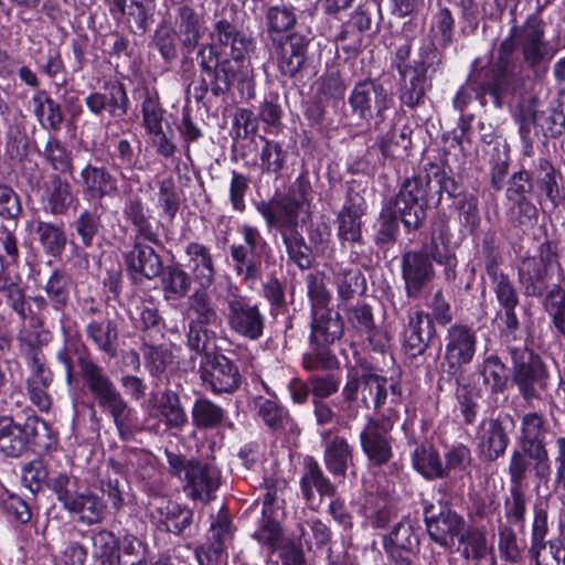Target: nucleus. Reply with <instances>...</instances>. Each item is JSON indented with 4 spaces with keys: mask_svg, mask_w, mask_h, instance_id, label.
I'll return each instance as SVG.
<instances>
[{
    "mask_svg": "<svg viewBox=\"0 0 565 565\" xmlns=\"http://www.w3.org/2000/svg\"><path fill=\"white\" fill-rule=\"evenodd\" d=\"M310 192V182L300 175L284 195L256 204V210L265 220L267 227H274L279 232L289 259L300 269H308L311 266L310 247L300 231V214L309 210Z\"/></svg>",
    "mask_w": 565,
    "mask_h": 565,
    "instance_id": "3",
    "label": "nucleus"
},
{
    "mask_svg": "<svg viewBox=\"0 0 565 565\" xmlns=\"http://www.w3.org/2000/svg\"><path fill=\"white\" fill-rule=\"evenodd\" d=\"M330 343L310 340V351L303 354L302 365L308 371L332 370L338 365L337 356L328 349Z\"/></svg>",
    "mask_w": 565,
    "mask_h": 565,
    "instance_id": "57",
    "label": "nucleus"
},
{
    "mask_svg": "<svg viewBox=\"0 0 565 565\" xmlns=\"http://www.w3.org/2000/svg\"><path fill=\"white\" fill-rule=\"evenodd\" d=\"M189 310L195 315L190 322L201 324H216L220 322V316L206 292V289L200 287L189 297Z\"/></svg>",
    "mask_w": 565,
    "mask_h": 565,
    "instance_id": "51",
    "label": "nucleus"
},
{
    "mask_svg": "<svg viewBox=\"0 0 565 565\" xmlns=\"http://www.w3.org/2000/svg\"><path fill=\"white\" fill-rule=\"evenodd\" d=\"M556 255L551 242L539 248V257H526L519 266V280L526 296L541 297L546 289L548 269Z\"/></svg>",
    "mask_w": 565,
    "mask_h": 565,
    "instance_id": "17",
    "label": "nucleus"
},
{
    "mask_svg": "<svg viewBox=\"0 0 565 565\" xmlns=\"http://www.w3.org/2000/svg\"><path fill=\"white\" fill-rule=\"evenodd\" d=\"M398 218L399 215L397 209L387 202L383 206L379 216L375 234L376 244L386 245L396 241L399 232Z\"/></svg>",
    "mask_w": 565,
    "mask_h": 565,
    "instance_id": "54",
    "label": "nucleus"
},
{
    "mask_svg": "<svg viewBox=\"0 0 565 565\" xmlns=\"http://www.w3.org/2000/svg\"><path fill=\"white\" fill-rule=\"evenodd\" d=\"M459 542L463 545L462 556L468 561H473L476 565H479L492 550L488 547L484 533L479 530L462 532Z\"/></svg>",
    "mask_w": 565,
    "mask_h": 565,
    "instance_id": "58",
    "label": "nucleus"
},
{
    "mask_svg": "<svg viewBox=\"0 0 565 565\" xmlns=\"http://www.w3.org/2000/svg\"><path fill=\"white\" fill-rule=\"evenodd\" d=\"M188 267L195 282L203 289H207L215 278L213 257L209 248L200 243H190L185 248Z\"/></svg>",
    "mask_w": 565,
    "mask_h": 565,
    "instance_id": "30",
    "label": "nucleus"
},
{
    "mask_svg": "<svg viewBox=\"0 0 565 565\" xmlns=\"http://www.w3.org/2000/svg\"><path fill=\"white\" fill-rule=\"evenodd\" d=\"M427 255L430 262H435L438 265L445 266V275L447 280H452L456 276L455 267L457 259L455 254L450 250L448 244H441L439 242L430 241L424 245L419 250Z\"/></svg>",
    "mask_w": 565,
    "mask_h": 565,
    "instance_id": "59",
    "label": "nucleus"
},
{
    "mask_svg": "<svg viewBox=\"0 0 565 565\" xmlns=\"http://www.w3.org/2000/svg\"><path fill=\"white\" fill-rule=\"evenodd\" d=\"M79 184L83 192L99 201L113 198L119 191L117 178L105 167L87 163L79 172Z\"/></svg>",
    "mask_w": 565,
    "mask_h": 565,
    "instance_id": "23",
    "label": "nucleus"
},
{
    "mask_svg": "<svg viewBox=\"0 0 565 565\" xmlns=\"http://www.w3.org/2000/svg\"><path fill=\"white\" fill-rule=\"evenodd\" d=\"M515 49L521 51L524 63L535 75L546 73L554 51L545 39V23L539 14H531L523 24L511 28L500 44L493 70L476 76V82L480 83L483 92L494 97L498 107L501 106V98L514 90L523 76L522 66L511 60Z\"/></svg>",
    "mask_w": 565,
    "mask_h": 565,
    "instance_id": "1",
    "label": "nucleus"
},
{
    "mask_svg": "<svg viewBox=\"0 0 565 565\" xmlns=\"http://www.w3.org/2000/svg\"><path fill=\"white\" fill-rule=\"evenodd\" d=\"M126 265L132 273L139 274L148 279H153L162 274L161 257L154 249L135 238L134 247L125 256Z\"/></svg>",
    "mask_w": 565,
    "mask_h": 565,
    "instance_id": "28",
    "label": "nucleus"
},
{
    "mask_svg": "<svg viewBox=\"0 0 565 565\" xmlns=\"http://www.w3.org/2000/svg\"><path fill=\"white\" fill-rule=\"evenodd\" d=\"M212 43L203 44L198 52V63L209 77H202L194 85L193 94L198 102L205 98L209 90L215 96L230 92L234 82H245L252 74L249 52L252 41L226 20L215 23L211 33Z\"/></svg>",
    "mask_w": 565,
    "mask_h": 565,
    "instance_id": "2",
    "label": "nucleus"
},
{
    "mask_svg": "<svg viewBox=\"0 0 565 565\" xmlns=\"http://www.w3.org/2000/svg\"><path fill=\"white\" fill-rule=\"evenodd\" d=\"M310 39L292 32L284 39L274 40V52L279 72L295 77L306 65Z\"/></svg>",
    "mask_w": 565,
    "mask_h": 565,
    "instance_id": "19",
    "label": "nucleus"
},
{
    "mask_svg": "<svg viewBox=\"0 0 565 565\" xmlns=\"http://www.w3.org/2000/svg\"><path fill=\"white\" fill-rule=\"evenodd\" d=\"M177 35L188 52H192L201 39L202 22L196 11L189 4L178 8L175 17Z\"/></svg>",
    "mask_w": 565,
    "mask_h": 565,
    "instance_id": "35",
    "label": "nucleus"
},
{
    "mask_svg": "<svg viewBox=\"0 0 565 565\" xmlns=\"http://www.w3.org/2000/svg\"><path fill=\"white\" fill-rule=\"evenodd\" d=\"M349 104L359 118L370 120L375 117V121H384L385 113L394 105V98L381 83L365 79L354 85Z\"/></svg>",
    "mask_w": 565,
    "mask_h": 565,
    "instance_id": "9",
    "label": "nucleus"
},
{
    "mask_svg": "<svg viewBox=\"0 0 565 565\" xmlns=\"http://www.w3.org/2000/svg\"><path fill=\"white\" fill-rule=\"evenodd\" d=\"M46 429V423L40 417L28 416L23 423H18L12 416H0V455L18 458L29 449L30 443Z\"/></svg>",
    "mask_w": 565,
    "mask_h": 565,
    "instance_id": "10",
    "label": "nucleus"
},
{
    "mask_svg": "<svg viewBox=\"0 0 565 565\" xmlns=\"http://www.w3.org/2000/svg\"><path fill=\"white\" fill-rule=\"evenodd\" d=\"M143 125L148 132H161L163 113L157 93H150L145 89V99L142 102Z\"/></svg>",
    "mask_w": 565,
    "mask_h": 565,
    "instance_id": "61",
    "label": "nucleus"
},
{
    "mask_svg": "<svg viewBox=\"0 0 565 565\" xmlns=\"http://www.w3.org/2000/svg\"><path fill=\"white\" fill-rule=\"evenodd\" d=\"M81 374L85 386L97 405L107 411L121 438H127L131 427L132 409L117 390L105 370L95 362L79 358Z\"/></svg>",
    "mask_w": 565,
    "mask_h": 565,
    "instance_id": "4",
    "label": "nucleus"
},
{
    "mask_svg": "<svg viewBox=\"0 0 565 565\" xmlns=\"http://www.w3.org/2000/svg\"><path fill=\"white\" fill-rule=\"evenodd\" d=\"M424 514L427 532L431 540L444 547L454 546L455 537H459L463 532V519L450 510L435 513L433 504L425 507Z\"/></svg>",
    "mask_w": 565,
    "mask_h": 565,
    "instance_id": "21",
    "label": "nucleus"
},
{
    "mask_svg": "<svg viewBox=\"0 0 565 565\" xmlns=\"http://www.w3.org/2000/svg\"><path fill=\"white\" fill-rule=\"evenodd\" d=\"M200 373L203 384L215 394L233 393L242 383L237 365L223 354L202 358Z\"/></svg>",
    "mask_w": 565,
    "mask_h": 565,
    "instance_id": "14",
    "label": "nucleus"
},
{
    "mask_svg": "<svg viewBox=\"0 0 565 565\" xmlns=\"http://www.w3.org/2000/svg\"><path fill=\"white\" fill-rule=\"evenodd\" d=\"M87 338L109 356L116 354L118 329L115 321L108 318L92 320L86 326Z\"/></svg>",
    "mask_w": 565,
    "mask_h": 565,
    "instance_id": "39",
    "label": "nucleus"
},
{
    "mask_svg": "<svg viewBox=\"0 0 565 565\" xmlns=\"http://www.w3.org/2000/svg\"><path fill=\"white\" fill-rule=\"evenodd\" d=\"M35 233L44 252L51 256H60L66 246V234L62 225L38 221Z\"/></svg>",
    "mask_w": 565,
    "mask_h": 565,
    "instance_id": "47",
    "label": "nucleus"
},
{
    "mask_svg": "<svg viewBox=\"0 0 565 565\" xmlns=\"http://www.w3.org/2000/svg\"><path fill=\"white\" fill-rule=\"evenodd\" d=\"M401 269L405 295L409 299H418L435 278L433 263L423 252L409 250L403 254Z\"/></svg>",
    "mask_w": 565,
    "mask_h": 565,
    "instance_id": "18",
    "label": "nucleus"
},
{
    "mask_svg": "<svg viewBox=\"0 0 565 565\" xmlns=\"http://www.w3.org/2000/svg\"><path fill=\"white\" fill-rule=\"evenodd\" d=\"M146 365L152 376L162 374L172 362V353L164 345H153L143 342L141 348Z\"/></svg>",
    "mask_w": 565,
    "mask_h": 565,
    "instance_id": "62",
    "label": "nucleus"
},
{
    "mask_svg": "<svg viewBox=\"0 0 565 565\" xmlns=\"http://www.w3.org/2000/svg\"><path fill=\"white\" fill-rule=\"evenodd\" d=\"M364 394L360 398L359 406L380 409L388 401L396 404L401 398V390L396 383H391L385 376L375 373L372 369L367 383L364 385Z\"/></svg>",
    "mask_w": 565,
    "mask_h": 565,
    "instance_id": "25",
    "label": "nucleus"
},
{
    "mask_svg": "<svg viewBox=\"0 0 565 565\" xmlns=\"http://www.w3.org/2000/svg\"><path fill=\"white\" fill-rule=\"evenodd\" d=\"M394 422L391 417L370 418L360 433V444L369 460L382 466L392 458L391 430Z\"/></svg>",
    "mask_w": 565,
    "mask_h": 565,
    "instance_id": "16",
    "label": "nucleus"
},
{
    "mask_svg": "<svg viewBox=\"0 0 565 565\" xmlns=\"http://www.w3.org/2000/svg\"><path fill=\"white\" fill-rule=\"evenodd\" d=\"M253 404L257 416L271 430H284L292 424L289 412L276 401L258 396Z\"/></svg>",
    "mask_w": 565,
    "mask_h": 565,
    "instance_id": "42",
    "label": "nucleus"
},
{
    "mask_svg": "<svg viewBox=\"0 0 565 565\" xmlns=\"http://www.w3.org/2000/svg\"><path fill=\"white\" fill-rule=\"evenodd\" d=\"M371 369L367 366L350 367L347 381L342 388V397L347 406L343 413L347 418H355L360 398L364 394V385L367 383Z\"/></svg>",
    "mask_w": 565,
    "mask_h": 565,
    "instance_id": "36",
    "label": "nucleus"
},
{
    "mask_svg": "<svg viewBox=\"0 0 565 565\" xmlns=\"http://www.w3.org/2000/svg\"><path fill=\"white\" fill-rule=\"evenodd\" d=\"M512 381L525 403L534 406L548 392L550 373L545 362L531 353L526 361L514 363Z\"/></svg>",
    "mask_w": 565,
    "mask_h": 565,
    "instance_id": "11",
    "label": "nucleus"
},
{
    "mask_svg": "<svg viewBox=\"0 0 565 565\" xmlns=\"http://www.w3.org/2000/svg\"><path fill=\"white\" fill-rule=\"evenodd\" d=\"M323 461L334 477H344L353 463V447L344 437L328 433L324 436Z\"/></svg>",
    "mask_w": 565,
    "mask_h": 565,
    "instance_id": "27",
    "label": "nucleus"
},
{
    "mask_svg": "<svg viewBox=\"0 0 565 565\" xmlns=\"http://www.w3.org/2000/svg\"><path fill=\"white\" fill-rule=\"evenodd\" d=\"M546 423L543 415L531 412L521 418L518 443L533 457L535 477L547 482L551 475L550 457L545 445Z\"/></svg>",
    "mask_w": 565,
    "mask_h": 565,
    "instance_id": "8",
    "label": "nucleus"
},
{
    "mask_svg": "<svg viewBox=\"0 0 565 565\" xmlns=\"http://www.w3.org/2000/svg\"><path fill=\"white\" fill-rule=\"evenodd\" d=\"M431 330V320L428 315L422 310L414 311L409 316L408 323L403 332L405 349L413 356L424 353L428 347Z\"/></svg>",
    "mask_w": 565,
    "mask_h": 565,
    "instance_id": "29",
    "label": "nucleus"
},
{
    "mask_svg": "<svg viewBox=\"0 0 565 565\" xmlns=\"http://www.w3.org/2000/svg\"><path fill=\"white\" fill-rule=\"evenodd\" d=\"M441 64V55L435 44L423 46L419 58L414 62L412 76L405 85L399 99L409 108H415L424 102L428 73H435Z\"/></svg>",
    "mask_w": 565,
    "mask_h": 565,
    "instance_id": "13",
    "label": "nucleus"
},
{
    "mask_svg": "<svg viewBox=\"0 0 565 565\" xmlns=\"http://www.w3.org/2000/svg\"><path fill=\"white\" fill-rule=\"evenodd\" d=\"M93 557L100 562V565H113L119 551V542L115 534L108 530H100L93 534Z\"/></svg>",
    "mask_w": 565,
    "mask_h": 565,
    "instance_id": "55",
    "label": "nucleus"
},
{
    "mask_svg": "<svg viewBox=\"0 0 565 565\" xmlns=\"http://www.w3.org/2000/svg\"><path fill=\"white\" fill-rule=\"evenodd\" d=\"M480 374L483 384L490 387L492 393H502L508 386V369L497 355H490L483 360L480 365Z\"/></svg>",
    "mask_w": 565,
    "mask_h": 565,
    "instance_id": "50",
    "label": "nucleus"
},
{
    "mask_svg": "<svg viewBox=\"0 0 565 565\" xmlns=\"http://www.w3.org/2000/svg\"><path fill=\"white\" fill-rule=\"evenodd\" d=\"M413 466L424 478H445V469L437 449L428 444L417 446L413 452Z\"/></svg>",
    "mask_w": 565,
    "mask_h": 565,
    "instance_id": "43",
    "label": "nucleus"
},
{
    "mask_svg": "<svg viewBox=\"0 0 565 565\" xmlns=\"http://www.w3.org/2000/svg\"><path fill=\"white\" fill-rule=\"evenodd\" d=\"M72 185L58 175L50 177L43 190L44 210L53 215H63L74 201Z\"/></svg>",
    "mask_w": 565,
    "mask_h": 565,
    "instance_id": "33",
    "label": "nucleus"
},
{
    "mask_svg": "<svg viewBox=\"0 0 565 565\" xmlns=\"http://www.w3.org/2000/svg\"><path fill=\"white\" fill-rule=\"evenodd\" d=\"M300 539L311 550L313 546L322 547L329 543L331 531L319 519L307 520L299 525Z\"/></svg>",
    "mask_w": 565,
    "mask_h": 565,
    "instance_id": "60",
    "label": "nucleus"
},
{
    "mask_svg": "<svg viewBox=\"0 0 565 565\" xmlns=\"http://www.w3.org/2000/svg\"><path fill=\"white\" fill-rule=\"evenodd\" d=\"M542 305L556 332L565 338V288L554 285L546 292Z\"/></svg>",
    "mask_w": 565,
    "mask_h": 565,
    "instance_id": "49",
    "label": "nucleus"
},
{
    "mask_svg": "<svg viewBox=\"0 0 565 565\" xmlns=\"http://www.w3.org/2000/svg\"><path fill=\"white\" fill-rule=\"evenodd\" d=\"M152 515H157L167 531L174 534H181L193 521L192 510L171 501L157 507Z\"/></svg>",
    "mask_w": 565,
    "mask_h": 565,
    "instance_id": "40",
    "label": "nucleus"
},
{
    "mask_svg": "<svg viewBox=\"0 0 565 565\" xmlns=\"http://www.w3.org/2000/svg\"><path fill=\"white\" fill-rule=\"evenodd\" d=\"M185 489L194 500L210 501L221 483V472L216 466L201 460H189Z\"/></svg>",
    "mask_w": 565,
    "mask_h": 565,
    "instance_id": "20",
    "label": "nucleus"
},
{
    "mask_svg": "<svg viewBox=\"0 0 565 565\" xmlns=\"http://www.w3.org/2000/svg\"><path fill=\"white\" fill-rule=\"evenodd\" d=\"M233 529L230 516L222 508L212 521L206 542L195 550L199 565H220L227 557L226 546L232 541Z\"/></svg>",
    "mask_w": 565,
    "mask_h": 565,
    "instance_id": "15",
    "label": "nucleus"
},
{
    "mask_svg": "<svg viewBox=\"0 0 565 565\" xmlns=\"http://www.w3.org/2000/svg\"><path fill=\"white\" fill-rule=\"evenodd\" d=\"M225 416L226 412L206 397L195 399L191 411L192 424L199 430L220 427Z\"/></svg>",
    "mask_w": 565,
    "mask_h": 565,
    "instance_id": "44",
    "label": "nucleus"
},
{
    "mask_svg": "<svg viewBox=\"0 0 565 565\" xmlns=\"http://www.w3.org/2000/svg\"><path fill=\"white\" fill-rule=\"evenodd\" d=\"M162 289L168 299H182L184 298L192 285L191 276L177 265L162 268Z\"/></svg>",
    "mask_w": 565,
    "mask_h": 565,
    "instance_id": "48",
    "label": "nucleus"
},
{
    "mask_svg": "<svg viewBox=\"0 0 565 565\" xmlns=\"http://www.w3.org/2000/svg\"><path fill=\"white\" fill-rule=\"evenodd\" d=\"M430 178L427 173L407 178L397 195L388 200L397 209L399 220L408 230L418 228L426 218Z\"/></svg>",
    "mask_w": 565,
    "mask_h": 565,
    "instance_id": "7",
    "label": "nucleus"
},
{
    "mask_svg": "<svg viewBox=\"0 0 565 565\" xmlns=\"http://www.w3.org/2000/svg\"><path fill=\"white\" fill-rule=\"evenodd\" d=\"M98 209H103L102 202L94 205L93 209H84L71 224L72 228L79 236L84 247H90L94 238L103 228L102 213Z\"/></svg>",
    "mask_w": 565,
    "mask_h": 565,
    "instance_id": "45",
    "label": "nucleus"
},
{
    "mask_svg": "<svg viewBox=\"0 0 565 565\" xmlns=\"http://www.w3.org/2000/svg\"><path fill=\"white\" fill-rule=\"evenodd\" d=\"M266 22L268 32L284 33L296 25L297 15L291 7L274 6L266 11Z\"/></svg>",
    "mask_w": 565,
    "mask_h": 565,
    "instance_id": "63",
    "label": "nucleus"
},
{
    "mask_svg": "<svg viewBox=\"0 0 565 565\" xmlns=\"http://www.w3.org/2000/svg\"><path fill=\"white\" fill-rule=\"evenodd\" d=\"M300 489L309 504L315 501V490L321 498L333 497L335 493V487L324 476L319 463L312 458L305 460V471L300 479Z\"/></svg>",
    "mask_w": 565,
    "mask_h": 565,
    "instance_id": "32",
    "label": "nucleus"
},
{
    "mask_svg": "<svg viewBox=\"0 0 565 565\" xmlns=\"http://www.w3.org/2000/svg\"><path fill=\"white\" fill-rule=\"evenodd\" d=\"M218 299L224 306L223 312L230 330L252 341L263 337L266 318L257 302L233 284L226 287Z\"/></svg>",
    "mask_w": 565,
    "mask_h": 565,
    "instance_id": "6",
    "label": "nucleus"
},
{
    "mask_svg": "<svg viewBox=\"0 0 565 565\" xmlns=\"http://www.w3.org/2000/svg\"><path fill=\"white\" fill-rule=\"evenodd\" d=\"M260 139L264 142L259 153L260 170L263 173L277 175L285 167L287 151L275 140L265 137H260Z\"/></svg>",
    "mask_w": 565,
    "mask_h": 565,
    "instance_id": "53",
    "label": "nucleus"
},
{
    "mask_svg": "<svg viewBox=\"0 0 565 565\" xmlns=\"http://www.w3.org/2000/svg\"><path fill=\"white\" fill-rule=\"evenodd\" d=\"M34 115L42 127L51 130H60L63 122L61 107L45 92H39L32 97Z\"/></svg>",
    "mask_w": 565,
    "mask_h": 565,
    "instance_id": "46",
    "label": "nucleus"
},
{
    "mask_svg": "<svg viewBox=\"0 0 565 565\" xmlns=\"http://www.w3.org/2000/svg\"><path fill=\"white\" fill-rule=\"evenodd\" d=\"M510 438L499 418L482 420L480 425L478 448L480 456L487 461H495L503 457Z\"/></svg>",
    "mask_w": 565,
    "mask_h": 565,
    "instance_id": "24",
    "label": "nucleus"
},
{
    "mask_svg": "<svg viewBox=\"0 0 565 565\" xmlns=\"http://www.w3.org/2000/svg\"><path fill=\"white\" fill-rule=\"evenodd\" d=\"M230 253L237 277L243 278L247 282H254L260 278L262 260L266 253L244 248L243 246H231Z\"/></svg>",
    "mask_w": 565,
    "mask_h": 565,
    "instance_id": "37",
    "label": "nucleus"
},
{
    "mask_svg": "<svg viewBox=\"0 0 565 565\" xmlns=\"http://www.w3.org/2000/svg\"><path fill=\"white\" fill-rule=\"evenodd\" d=\"M477 349L476 330L463 323L451 324L445 337L443 372L454 375L463 365L471 363Z\"/></svg>",
    "mask_w": 565,
    "mask_h": 565,
    "instance_id": "12",
    "label": "nucleus"
},
{
    "mask_svg": "<svg viewBox=\"0 0 565 565\" xmlns=\"http://www.w3.org/2000/svg\"><path fill=\"white\" fill-rule=\"evenodd\" d=\"M157 408L169 429L182 430L188 424V415L180 396L172 390H164L158 401Z\"/></svg>",
    "mask_w": 565,
    "mask_h": 565,
    "instance_id": "41",
    "label": "nucleus"
},
{
    "mask_svg": "<svg viewBox=\"0 0 565 565\" xmlns=\"http://www.w3.org/2000/svg\"><path fill=\"white\" fill-rule=\"evenodd\" d=\"M531 465L533 466V457L524 449V447H520L512 451L509 462L511 487L523 488Z\"/></svg>",
    "mask_w": 565,
    "mask_h": 565,
    "instance_id": "64",
    "label": "nucleus"
},
{
    "mask_svg": "<svg viewBox=\"0 0 565 565\" xmlns=\"http://www.w3.org/2000/svg\"><path fill=\"white\" fill-rule=\"evenodd\" d=\"M533 189V184L529 178L526 170H522L513 174L510 185L507 189V198L529 215H535L536 209L525 198V194Z\"/></svg>",
    "mask_w": 565,
    "mask_h": 565,
    "instance_id": "56",
    "label": "nucleus"
},
{
    "mask_svg": "<svg viewBox=\"0 0 565 565\" xmlns=\"http://www.w3.org/2000/svg\"><path fill=\"white\" fill-rule=\"evenodd\" d=\"M124 215L137 230L135 238L142 237L149 242L157 241L149 216L146 214V209L139 198H132L126 202Z\"/></svg>",
    "mask_w": 565,
    "mask_h": 565,
    "instance_id": "52",
    "label": "nucleus"
},
{
    "mask_svg": "<svg viewBox=\"0 0 565 565\" xmlns=\"http://www.w3.org/2000/svg\"><path fill=\"white\" fill-rule=\"evenodd\" d=\"M310 340L334 343L343 334L344 323L339 312L331 309L311 313Z\"/></svg>",
    "mask_w": 565,
    "mask_h": 565,
    "instance_id": "34",
    "label": "nucleus"
},
{
    "mask_svg": "<svg viewBox=\"0 0 565 565\" xmlns=\"http://www.w3.org/2000/svg\"><path fill=\"white\" fill-rule=\"evenodd\" d=\"M18 341L20 350L28 360V365L31 369V375L28 382H38L42 384H51L53 376L49 369L45 367V356L43 352L34 347L32 339L25 334L23 330L18 333Z\"/></svg>",
    "mask_w": 565,
    "mask_h": 565,
    "instance_id": "38",
    "label": "nucleus"
},
{
    "mask_svg": "<svg viewBox=\"0 0 565 565\" xmlns=\"http://www.w3.org/2000/svg\"><path fill=\"white\" fill-rule=\"evenodd\" d=\"M105 93H92L85 98L87 108L95 115L108 110L114 117H121L127 114L129 98L126 88L120 82L107 83Z\"/></svg>",
    "mask_w": 565,
    "mask_h": 565,
    "instance_id": "22",
    "label": "nucleus"
},
{
    "mask_svg": "<svg viewBox=\"0 0 565 565\" xmlns=\"http://www.w3.org/2000/svg\"><path fill=\"white\" fill-rule=\"evenodd\" d=\"M52 491L62 507L81 524L95 525L104 521L106 504L89 489L81 490L76 481L61 473L50 482Z\"/></svg>",
    "mask_w": 565,
    "mask_h": 565,
    "instance_id": "5",
    "label": "nucleus"
},
{
    "mask_svg": "<svg viewBox=\"0 0 565 565\" xmlns=\"http://www.w3.org/2000/svg\"><path fill=\"white\" fill-rule=\"evenodd\" d=\"M364 202L359 195L350 198L337 217L338 236L340 241L351 244L362 242V216L364 215Z\"/></svg>",
    "mask_w": 565,
    "mask_h": 565,
    "instance_id": "26",
    "label": "nucleus"
},
{
    "mask_svg": "<svg viewBox=\"0 0 565 565\" xmlns=\"http://www.w3.org/2000/svg\"><path fill=\"white\" fill-rule=\"evenodd\" d=\"M533 186L543 193L552 206L555 207L561 201L557 173L552 163L545 158L533 161L532 167L526 170Z\"/></svg>",
    "mask_w": 565,
    "mask_h": 565,
    "instance_id": "31",
    "label": "nucleus"
}]
</instances>
